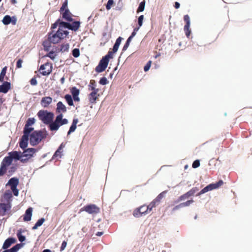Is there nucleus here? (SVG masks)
Returning a JSON list of instances; mask_svg holds the SVG:
<instances>
[{
	"instance_id": "nucleus-1",
	"label": "nucleus",
	"mask_w": 252,
	"mask_h": 252,
	"mask_svg": "<svg viewBox=\"0 0 252 252\" xmlns=\"http://www.w3.org/2000/svg\"><path fill=\"white\" fill-rule=\"evenodd\" d=\"M57 27H59L58 31L55 33H51L48 37L50 42L54 44L59 43L68 35L67 29H71L75 31L77 30L79 28V22L74 23V25L72 26L71 24L62 22L59 19L52 25L51 28L54 29Z\"/></svg>"
},
{
	"instance_id": "nucleus-2",
	"label": "nucleus",
	"mask_w": 252,
	"mask_h": 252,
	"mask_svg": "<svg viewBox=\"0 0 252 252\" xmlns=\"http://www.w3.org/2000/svg\"><path fill=\"white\" fill-rule=\"evenodd\" d=\"M57 111L60 114L56 117L55 121L50 124L49 126L51 130H57L61 126L66 124L68 123L67 119H63L62 113L66 111V108L61 101H59L57 104Z\"/></svg>"
},
{
	"instance_id": "nucleus-3",
	"label": "nucleus",
	"mask_w": 252,
	"mask_h": 252,
	"mask_svg": "<svg viewBox=\"0 0 252 252\" xmlns=\"http://www.w3.org/2000/svg\"><path fill=\"white\" fill-rule=\"evenodd\" d=\"M13 159L14 158L12 156V152L9 154V156L3 159L0 168V176L3 175L6 171L12 173L15 171V167L12 164Z\"/></svg>"
},
{
	"instance_id": "nucleus-4",
	"label": "nucleus",
	"mask_w": 252,
	"mask_h": 252,
	"mask_svg": "<svg viewBox=\"0 0 252 252\" xmlns=\"http://www.w3.org/2000/svg\"><path fill=\"white\" fill-rule=\"evenodd\" d=\"M35 153V149L33 148H29L24 151L23 153L14 151L12 152V156L14 160H19L22 162H26Z\"/></svg>"
},
{
	"instance_id": "nucleus-5",
	"label": "nucleus",
	"mask_w": 252,
	"mask_h": 252,
	"mask_svg": "<svg viewBox=\"0 0 252 252\" xmlns=\"http://www.w3.org/2000/svg\"><path fill=\"white\" fill-rule=\"evenodd\" d=\"M38 116L40 119L44 123L49 124L50 123L53 119L54 115L53 113L48 112L45 111H40L38 113Z\"/></svg>"
},
{
	"instance_id": "nucleus-6",
	"label": "nucleus",
	"mask_w": 252,
	"mask_h": 252,
	"mask_svg": "<svg viewBox=\"0 0 252 252\" xmlns=\"http://www.w3.org/2000/svg\"><path fill=\"white\" fill-rule=\"evenodd\" d=\"M223 184V182L222 180H220L219 182L214 183L210 184L203 188L202 189L200 190L199 192L197 193V196H199L202 194H204L209 191L212 190L214 189H217L221 186Z\"/></svg>"
},
{
	"instance_id": "nucleus-7",
	"label": "nucleus",
	"mask_w": 252,
	"mask_h": 252,
	"mask_svg": "<svg viewBox=\"0 0 252 252\" xmlns=\"http://www.w3.org/2000/svg\"><path fill=\"white\" fill-rule=\"evenodd\" d=\"M151 212L147 205H143L136 208L133 212V215L136 218H140Z\"/></svg>"
},
{
	"instance_id": "nucleus-8",
	"label": "nucleus",
	"mask_w": 252,
	"mask_h": 252,
	"mask_svg": "<svg viewBox=\"0 0 252 252\" xmlns=\"http://www.w3.org/2000/svg\"><path fill=\"white\" fill-rule=\"evenodd\" d=\"M60 12L63 19L68 21H72V14L67 8L66 2L63 3L60 9Z\"/></svg>"
},
{
	"instance_id": "nucleus-9",
	"label": "nucleus",
	"mask_w": 252,
	"mask_h": 252,
	"mask_svg": "<svg viewBox=\"0 0 252 252\" xmlns=\"http://www.w3.org/2000/svg\"><path fill=\"white\" fill-rule=\"evenodd\" d=\"M43 136L40 131H35L30 135V143L34 146L36 145L42 140Z\"/></svg>"
},
{
	"instance_id": "nucleus-10",
	"label": "nucleus",
	"mask_w": 252,
	"mask_h": 252,
	"mask_svg": "<svg viewBox=\"0 0 252 252\" xmlns=\"http://www.w3.org/2000/svg\"><path fill=\"white\" fill-rule=\"evenodd\" d=\"M80 211H86L91 214H96L100 212V208L95 204H89L82 208Z\"/></svg>"
},
{
	"instance_id": "nucleus-11",
	"label": "nucleus",
	"mask_w": 252,
	"mask_h": 252,
	"mask_svg": "<svg viewBox=\"0 0 252 252\" xmlns=\"http://www.w3.org/2000/svg\"><path fill=\"white\" fill-rule=\"evenodd\" d=\"M19 184V180L17 178H12L10 179L6 186H9L10 187L11 190L13 192V194L15 196H18L19 194V190L17 189V186Z\"/></svg>"
},
{
	"instance_id": "nucleus-12",
	"label": "nucleus",
	"mask_w": 252,
	"mask_h": 252,
	"mask_svg": "<svg viewBox=\"0 0 252 252\" xmlns=\"http://www.w3.org/2000/svg\"><path fill=\"white\" fill-rule=\"evenodd\" d=\"M109 63L108 60L106 58H102L100 61L98 65L95 67V71L98 73L103 72L106 68Z\"/></svg>"
},
{
	"instance_id": "nucleus-13",
	"label": "nucleus",
	"mask_w": 252,
	"mask_h": 252,
	"mask_svg": "<svg viewBox=\"0 0 252 252\" xmlns=\"http://www.w3.org/2000/svg\"><path fill=\"white\" fill-rule=\"evenodd\" d=\"M52 65L51 63H47L40 67L39 71L43 75H49L52 71Z\"/></svg>"
},
{
	"instance_id": "nucleus-14",
	"label": "nucleus",
	"mask_w": 252,
	"mask_h": 252,
	"mask_svg": "<svg viewBox=\"0 0 252 252\" xmlns=\"http://www.w3.org/2000/svg\"><path fill=\"white\" fill-rule=\"evenodd\" d=\"M99 89H95V91H91V92L88 95L89 100L91 103L94 104L96 102V100L98 99L100 96L99 93Z\"/></svg>"
},
{
	"instance_id": "nucleus-15",
	"label": "nucleus",
	"mask_w": 252,
	"mask_h": 252,
	"mask_svg": "<svg viewBox=\"0 0 252 252\" xmlns=\"http://www.w3.org/2000/svg\"><path fill=\"white\" fill-rule=\"evenodd\" d=\"M11 208L10 204L8 203H0V215L4 216L6 212Z\"/></svg>"
},
{
	"instance_id": "nucleus-16",
	"label": "nucleus",
	"mask_w": 252,
	"mask_h": 252,
	"mask_svg": "<svg viewBox=\"0 0 252 252\" xmlns=\"http://www.w3.org/2000/svg\"><path fill=\"white\" fill-rule=\"evenodd\" d=\"M12 191L10 190H6L1 198V201L7 202L8 203L12 197Z\"/></svg>"
},
{
	"instance_id": "nucleus-17",
	"label": "nucleus",
	"mask_w": 252,
	"mask_h": 252,
	"mask_svg": "<svg viewBox=\"0 0 252 252\" xmlns=\"http://www.w3.org/2000/svg\"><path fill=\"white\" fill-rule=\"evenodd\" d=\"M65 147V145L63 143H62L58 149L56 151L53 156V158H61L62 156V153L63 152V149Z\"/></svg>"
},
{
	"instance_id": "nucleus-18",
	"label": "nucleus",
	"mask_w": 252,
	"mask_h": 252,
	"mask_svg": "<svg viewBox=\"0 0 252 252\" xmlns=\"http://www.w3.org/2000/svg\"><path fill=\"white\" fill-rule=\"evenodd\" d=\"M13 18L14 19V20H12L11 17L9 15H6L5 16L3 19H2V23L5 25H7L9 24L10 23H12L13 25H15L16 24V19L13 17Z\"/></svg>"
},
{
	"instance_id": "nucleus-19",
	"label": "nucleus",
	"mask_w": 252,
	"mask_h": 252,
	"mask_svg": "<svg viewBox=\"0 0 252 252\" xmlns=\"http://www.w3.org/2000/svg\"><path fill=\"white\" fill-rule=\"evenodd\" d=\"M16 239L13 238H9L6 240L3 245L2 249H6L9 248L12 244L15 243Z\"/></svg>"
},
{
	"instance_id": "nucleus-20",
	"label": "nucleus",
	"mask_w": 252,
	"mask_h": 252,
	"mask_svg": "<svg viewBox=\"0 0 252 252\" xmlns=\"http://www.w3.org/2000/svg\"><path fill=\"white\" fill-rule=\"evenodd\" d=\"M32 208H29L26 211L24 216V220L25 221H30L31 220L32 216Z\"/></svg>"
},
{
	"instance_id": "nucleus-21",
	"label": "nucleus",
	"mask_w": 252,
	"mask_h": 252,
	"mask_svg": "<svg viewBox=\"0 0 252 252\" xmlns=\"http://www.w3.org/2000/svg\"><path fill=\"white\" fill-rule=\"evenodd\" d=\"M10 84L8 82H5L2 85H0V92L6 93L10 89Z\"/></svg>"
},
{
	"instance_id": "nucleus-22",
	"label": "nucleus",
	"mask_w": 252,
	"mask_h": 252,
	"mask_svg": "<svg viewBox=\"0 0 252 252\" xmlns=\"http://www.w3.org/2000/svg\"><path fill=\"white\" fill-rule=\"evenodd\" d=\"M28 141V136L23 135L20 142V147L22 149H25L27 147Z\"/></svg>"
},
{
	"instance_id": "nucleus-23",
	"label": "nucleus",
	"mask_w": 252,
	"mask_h": 252,
	"mask_svg": "<svg viewBox=\"0 0 252 252\" xmlns=\"http://www.w3.org/2000/svg\"><path fill=\"white\" fill-rule=\"evenodd\" d=\"M52 101V98L51 97H45L41 100V104L43 107H46L51 103Z\"/></svg>"
},
{
	"instance_id": "nucleus-24",
	"label": "nucleus",
	"mask_w": 252,
	"mask_h": 252,
	"mask_svg": "<svg viewBox=\"0 0 252 252\" xmlns=\"http://www.w3.org/2000/svg\"><path fill=\"white\" fill-rule=\"evenodd\" d=\"M71 93L72 94L74 100L78 101L79 100V90L77 89L76 87H73L71 89Z\"/></svg>"
},
{
	"instance_id": "nucleus-25",
	"label": "nucleus",
	"mask_w": 252,
	"mask_h": 252,
	"mask_svg": "<svg viewBox=\"0 0 252 252\" xmlns=\"http://www.w3.org/2000/svg\"><path fill=\"white\" fill-rule=\"evenodd\" d=\"M96 84L94 80H91L88 86V90L89 91H95L97 88H96Z\"/></svg>"
},
{
	"instance_id": "nucleus-26",
	"label": "nucleus",
	"mask_w": 252,
	"mask_h": 252,
	"mask_svg": "<svg viewBox=\"0 0 252 252\" xmlns=\"http://www.w3.org/2000/svg\"><path fill=\"white\" fill-rule=\"evenodd\" d=\"M78 123V120L77 119H74L73 120V122L70 127V129L68 132V135H69L70 133L73 132L75 131V130L76 129V125Z\"/></svg>"
},
{
	"instance_id": "nucleus-27",
	"label": "nucleus",
	"mask_w": 252,
	"mask_h": 252,
	"mask_svg": "<svg viewBox=\"0 0 252 252\" xmlns=\"http://www.w3.org/2000/svg\"><path fill=\"white\" fill-rule=\"evenodd\" d=\"M33 130V128L31 127V126H25L24 127V135H26V136L29 137V134Z\"/></svg>"
},
{
	"instance_id": "nucleus-28",
	"label": "nucleus",
	"mask_w": 252,
	"mask_h": 252,
	"mask_svg": "<svg viewBox=\"0 0 252 252\" xmlns=\"http://www.w3.org/2000/svg\"><path fill=\"white\" fill-rule=\"evenodd\" d=\"M167 191H163L160 193H159L158 196L155 198L156 201L158 202V203H159L161 199L164 197L165 194L166 193Z\"/></svg>"
},
{
	"instance_id": "nucleus-29",
	"label": "nucleus",
	"mask_w": 252,
	"mask_h": 252,
	"mask_svg": "<svg viewBox=\"0 0 252 252\" xmlns=\"http://www.w3.org/2000/svg\"><path fill=\"white\" fill-rule=\"evenodd\" d=\"M145 0H143L142 1H141L139 5L137 10V12L139 13L140 12H142V11H144V8H145Z\"/></svg>"
},
{
	"instance_id": "nucleus-30",
	"label": "nucleus",
	"mask_w": 252,
	"mask_h": 252,
	"mask_svg": "<svg viewBox=\"0 0 252 252\" xmlns=\"http://www.w3.org/2000/svg\"><path fill=\"white\" fill-rule=\"evenodd\" d=\"M64 98L69 105L72 106L73 105V100L70 95L66 94L65 95Z\"/></svg>"
},
{
	"instance_id": "nucleus-31",
	"label": "nucleus",
	"mask_w": 252,
	"mask_h": 252,
	"mask_svg": "<svg viewBox=\"0 0 252 252\" xmlns=\"http://www.w3.org/2000/svg\"><path fill=\"white\" fill-rule=\"evenodd\" d=\"M44 221H45V219L43 218H42V219L39 220L36 222V223H35L34 226L32 227V229H36L38 227L40 226L43 223Z\"/></svg>"
},
{
	"instance_id": "nucleus-32",
	"label": "nucleus",
	"mask_w": 252,
	"mask_h": 252,
	"mask_svg": "<svg viewBox=\"0 0 252 252\" xmlns=\"http://www.w3.org/2000/svg\"><path fill=\"white\" fill-rule=\"evenodd\" d=\"M159 203H158L157 201H156V199H155L153 200L148 206L149 207V209H150V211L151 212L152 210V209L154 207H155L157 205H158Z\"/></svg>"
},
{
	"instance_id": "nucleus-33",
	"label": "nucleus",
	"mask_w": 252,
	"mask_h": 252,
	"mask_svg": "<svg viewBox=\"0 0 252 252\" xmlns=\"http://www.w3.org/2000/svg\"><path fill=\"white\" fill-rule=\"evenodd\" d=\"M198 190V189L196 187L192 188L190 190L187 192L189 197L194 195V194Z\"/></svg>"
},
{
	"instance_id": "nucleus-34",
	"label": "nucleus",
	"mask_w": 252,
	"mask_h": 252,
	"mask_svg": "<svg viewBox=\"0 0 252 252\" xmlns=\"http://www.w3.org/2000/svg\"><path fill=\"white\" fill-rule=\"evenodd\" d=\"M6 67H4L2 69L1 73L0 74V82L2 81L4 79V77L5 75L6 71Z\"/></svg>"
},
{
	"instance_id": "nucleus-35",
	"label": "nucleus",
	"mask_w": 252,
	"mask_h": 252,
	"mask_svg": "<svg viewBox=\"0 0 252 252\" xmlns=\"http://www.w3.org/2000/svg\"><path fill=\"white\" fill-rule=\"evenodd\" d=\"M35 120L34 118H29L27 120V123L25 126H32V125H33L35 123Z\"/></svg>"
},
{
	"instance_id": "nucleus-36",
	"label": "nucleus",
	"mask_w": 252,
	"mask_h": 252,
	"mask_svg": "<svg viewBox=\"0 0 252 252\" xmlns=\"http://www.w3.org/2000/svg\"><path fill=\"white\" fill-rule=\"evenodd\" d=\"M189 27L190 26L185 25L184 28V31L187 37H189L190 35L191 32L190 30L189 29Z\"/></svg>"
},
{
	"instance_id": "nucleus-37",
	"label": "nucleus",
	"mask_w": 252,
	"mask_h": 252,
	"mask_svg": "<svg viewBox=\"0 0 252 252\" xmlns=\"http://www.w3.org/2000/svg\"><path fill=\"white\" fill-rule=\"evenodd\" d=\"M132 39L131 38V37H128V39H127L125 44L124 45V47H123V51H126L127 48L128 47L129 45V44H130V42H131Z\"/></svg>"
},
{
	"instance_id": "nucleus-38",
	"label": "nucleus",
	"mask_w": 252,
	"mask_h": 252,
	"mask_svg": "<svg viewBox=\"0 0 252 252\" xmlns=\"http://www.w3.org/2000/svg\"><path fill=\"white\" fill-rule=\"evenodd\" d=\"M17 237L18 238L19 240L22 242L26 240V238L24 236L22 235L21 231H19L17 233Z\"/></svg>"
},
{
	"instance_id": "nucleus-39",
	"label": "nucleus",
	"mask_w": 252,
	"mask_h": 252,
	"mask_svg": "<svg viewBox=\"0 0 252 252\" xmlns=\"http://www.w3.org/2000/svg\"><path fill=\"white\" fill-rule=\"evenodd\" d=\"M21 245L20 244H17L13 247H12L11 249H9V250L11 252H17L20 249Z\"/></svg>"
},
{
	"instance_id": "nucleus-40",
	"label": "nucleus",
	"mask_w": 252,
	"mask_h": 252,
	"mask_svg": "<svg viewBox=\"0 0 252 252\" xmlns=\"http://www.w3.org/2000/svg\"><path fill=\"white\" fill-rule=\"evenodd\" d=\"M99 83L101 85H105L108 83V81L106 77H103L100 78Z\"/></svg>"
},
{
	"instance_id": "nucleus-41",
	"label": "nucleus",
	"mask_w": 252,
	"mask_h": 252,
	"mask_svg": "<svg viewBox=\"0 0 252 252\" xmlns=\"http://www.w3.org/2000/svg\"><path fill=\"white\" fill-rule=\"evenodd\" d=\"M193 202H194L193 200L191 199V200H188L185 202L181 203V204H182V207H187V206H189Z\"/></svg>"
},
{
	"instance_id": "nucleus-42",
	"label": "nucleus",
	"mask_w": 252,
	"mask_h": 252,
	"mask_svg": "<svg viewBox=\"0 0 252 252\" xmlns=\"http://www.w3.org/2000/svg\"><path fill=\"white\" fill-rule=\"evenodd\" d=\"M114 53H113V50H112V51H109L108 52V54L106 56L103 57V58H106V59H107V60H108V61H109L110 59L113 58V56Z\"/></svg>"
},
{
	"instance_id": "nucleus-43",
	"label": "nucleus",
	"mask_w": 252,
	"mask_h": 252,
	"mask_svg": "<svg viewBox=\"0 0 252 252\" xmlns=\"http://www.w3.org/2000/svg\"><path fill=\"white\" fill-rule=\"evenodd\" d=\"M184 20L186 22L185 25L190 26V18L188 15H186L184 16Z\"/></svg>"
},
{
	"instance_id": "nucleus-44",
	"label": "nucleus",
	"mask_w": 252,
	"mask_h": 252,
	"mask_svg": "<svg viewBox=\"0 0 252 252\" xmlns=\"http://www.w3.org/2000/svg\"><path fill=\"white\" fill-rule=\"evenodd\" d=\"M143 19H144V15H140L138 17V27H139V28L142 26Z\"/></svg>"
},
{
	"instance_id": "nucleus-45",
	"label": "nucleus",
	"mask_w": 252,
	"mask_h": 252,
	"mask_svg": "<svg viewBox=\"0 0 252 252\" xmlns=\"http://www.w3.org/2000/svg\"><path fill=\"white\" fill-rule=\"evenodd\" d=\"M114 4L113 0H108L107 4L106 5V8L107 10L110 9L111 6Z\"/></svg>"
},
{
	"instance_id": "nucleus-46",
	"label": "nucleus",
	"mask_w": 252,
	"mask_h": 252,
	"mask_svg": "<svg viewBox=\"0 0 252 252\" xmlns=\"http://www.w3.org/2000/svg\"><path fill=\"white\" fill-rule=\"evenodd\" d=\"M46 56L49 57L52 60H54L56 59V55L54 52H50Z\"/></svg>"
},
{
	"instance_id": "nucleus-47",
	"label": "nucleus",
	"mask_w": 252,
	"mask_h": 252,
	"mask_svg": "<svg viewBox=\"0 0 252 252\" xmlns=\"http://www.w3.org/2000/svg\"><path fill=\"white\" fill-rule=\"evenodd\" d=\"M199 166H200V161L199 160H198V159L195 160V161H194L193 163H192V167L193 168H197Z\"/></svg>"
},
{
	"instance_id": "nucleus-48",
	"label": "nucleus",
	"mask_w": 252,
	"mask_h": 252,
	"mask_svg": "<svg viewBox=\"0 0 252 252\" xmlns=\"http://www.w3.org/2000/svg\"><path fill=\"white\" fill-rule=\"evenodd\" d=\"M151 63H152V61H149L147 63V64H146V65L144 67V70L145 71H147L148 70H149V69H150V68L151 67Z\"/></svg>"
},
{
	"instance_id": "nucleus-49",
	"label": "nucleus",
	"mask_w": 252,
	"mask_h": 252,
	"mask_svg": "<svg viewBox=\"0 0 252 252\" xmlns=\"http://www.w3.org/2000/svg\"><path fill=\"white\" fill-rule=\"evenodd\" d=\"M139 27L134 28L131 35L129 37H131V38L132 39V38L136 35V32L139 30Z\"/></svg>"
},
{
	"instance_id": "nucleus-50",
	"label": "nucleus",
	"mask_w": 252,
	"mask_h": 252,
	"mask_svg": "<svg viewBox=\"0 0 252 252\" xmlns=\"http://www.w3.org/2000/svg\"><path fill=\"white\" fill-rule=\"evenodd\" d=\"M73 55L75 57H78L79 56V49H75L73 50Z\"/></svg>"
},
{
	"instance_id": "nucleus-51",
	"label": "nucleus",
	"mask_w": 252,
	"mask_h": 252,
	"mask_svg": "<svg viewBox=\"0 0 252 252\" xmlns=\"http://www.w3.org/2000/svg\"><path fill=\"white\" fill-rule=\"evenodd\" d=\"M66 245H67V243L65 241L63 242V243L62 244L61 247V251H63L65 249V248H66Z\"/></svg>"
},
{
	"instance_id": "nucleus-52",
	"label": "nucleus",
	"mask_w": 252,
	"mask_h": 252,
	"mask_svg": "<svg viewBox=\"0 0 252 252\" xmlns=\"http://www.w3.org/2000/svg\"><path fill=\"white\" fill-rule=\"evenodd\" d=\"M31 84L33 86H35L37 84V81L35 78H32L31 80Z\"/></svg>"
},
{
	"instance_id": "nucleus-53",
	"label": "nucleus",
	"mask_w": 252,
	"mask_h": 252,
	"mask_svg": "<svg viewBox=\"0 0 252 252\" xmlns=\"http://www.w3.org/2000/svg\"><path fill=\"white\" fill-rule=\"evenodd\" d=\"M186 199V198L185 197L184 195L183 194L181 196H180L178 198V200L176 201V203L179 202L180 201H182L183 200H184Z\"/></svg>"
},
{
	"instance_id": "nucleus-54",
	"label": "nucleus",
	"mask_w": 252,
	"mask_h": 252,
	"mask_svg": "<svg viewBox=\"0 0 252 252\" xmlns=\"http://www.w3.org/2000/svg\"><path fill=\"white\" fill-rule=\"evenodd\" d=\"M123 39V38L121 37H119L116 41V42H115V44H117L118 45L120 46V44H121V42L122 41Z\"/></svg>"
},
{
	"instance_id": "nucleus-55",
	"label": "nucleus",
	"mask_w": 252,
	"mask_h": 252,
	"mask_svg": "<svg viewBox=\"0 0 252 252\" xmlns=\"http://www.w3.org/2000/svg\"><path fill=\"white\" fill-rule=\"evenodd\" d=\"M183 208L182 207V204L180 203V204L178 205H176L173 208V211H175L178 209H179L180 208Z\"/></svg>"
},
{
	"instance_id": "nucleus-56",
	"label": "nucleus",
	"mask_w": 252,
	"mask_h": 252,
	"mask_svg": "<svg viewBox=\"0 0 252 252\" xmlns=\"http://www.w3.org/2000/svg\"><path fill=\"white\" fill-rule=\"evenodd\" d=\"M119 47V45L115 43L113 48V53H116L118 51Z\"/></svg>"
},
{
	"instance_id": "nucleus-57",
	"label": "nucleus",
	"mask_w": 252,
	"mask_h": 252,
	"mask_svg": "<svg viewBox=\"0 0 252 252\" xmlns=\"http://www.w3.org/2000/svg\"><path fill=\"white\" fill-rule=\"evenodd\" d=\"M22 61L19 60L17 62V67L18 68H21L22 67Z\"/></svg>"
},
{
	"instance_id": "nucleus-58",
	"label": "nucleus",
	"mask_w": 252,
	"mask_h": 252,
	"mask_svg": "<svg viewBox=\"0 0 252 252\" xmlns=\"http://www.w3.org/2000/svg\"><path fill=\"white\" fill-rule=\"evenodd\" d=\"M180 4L178 2H175L174 7L175 8L178 9L180 7Z\"/></svg>"
},
{
	"instance_id": "nucleus-59",
	"label": "nucleus",
	"mask_w": 252,
	"mask_h": 252,
	"mask_svg": "<svg viewBox=\"0 0 252 252\" xmlns=\"http://www.w3.org/2000/svg\"><path fill=\"white\" fill-rule=\"evenodd\" d=\"M103 232H97L96 233V235L97 236H101L102 235H103Z\"/></svg>"
},
{
	"instance_id": "nucleus-60",
	"label": "nucleus",
	"mask_w": 252,
	"mask_h": 252,
	"mask_svg": "<svg viewBox=\"0 0 252 252\" xmlns=\"http://www.w3.org/2000/svg\"><path fill=\"white\" fill-rule=\"evenodd\" d=\"M88 228L87 227H83L82 229V230L84 232H86L87 231H88Z\"/></svg>"
},
{
	"instance_id": "nucleus-61",
	"label": "nucleus",
	"mask_w": 252,
	"mask_h": 252,
	"mask_svg": "<svg viewBox=\"0 0 252 252\" xmlns=\"http://www.w3.org/2000/svg\"><path fill=\"white\" fill-rule=\"evenodd\" d=\"M185 196V197L186 198V199H188L189 197V196L188 194L187 193V192H186V193L184 194H183Z\"/></svg>"
},
{
	"instance_id": "nucleus-62",
	"label": "nucleus",
	"mask_w": 252,
	"mask_h": 252,
	"mask_svg": "<svg viewBox=\"0 0 252 252\" xmlns=\"http://www.w3.org/2000/svg\"><path fill=\"white\" fill-rule=\"evenodd\" d=\"M61 82L62 84H63L64 83V77H62L61 78Z\"/></svg>"
},
{
	"instance_id": "nucleus-63",
	"label": "nucleus",
	"mask_w": 252,
	"mask_h": 252,
	"mask_svg": "<svg viewBox=\"0 0 252 252\" xmlns=\"http://www.w3.org/2000/svg\"><path fill=\"white\" fill-rule=\"evenodd\" d=\"M43 252H51V251L49 249L44 250Z\"/></svg>"
},
{
	"instance_id": "nucleus-64",
	"label": "nucleus",
	"mask_w": 252,
	"mask_h": 252,
	"mask_svg": "<svg viewBox=\"0 0 252 252\" xmlns=\"http://www.w3.org/2000/svg\"><path fill=\"white\" fill-rule=\"evenodd\" d=\"M3 252H11L9 250H5Z\"/></svg>"
}]
</instances>
